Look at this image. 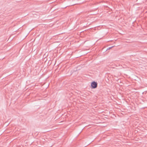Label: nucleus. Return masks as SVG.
Returning a JSON list of instances; mask_svg holds the SVG:
<instances>
[{
    "instance_id": "f257e3e1",
    "label": "nucleus",
    "mask_w": 147,
    "mask_h": 147,
    "mask_svg": "<svg viewBox=\"0 0 147 147\" xmlns=\"http://www.w3.org/2000/svg\"><path fill=\"white\" fill-rule=\"evenodd\" d=\"M97 86V83L94 81L93 82L91 83V88L94 89L96 88Z\"/></svg>"
},
{
    "instance_id": "f03ea898",
    "label": "nucleus",
    "mask_w": 147,
    "mask_h": 147,
    "mask_svg": "<svg viewBox=\"0 0 147 147\" xmlns=\"http://www.w3.org/2000/svg\"><path fill=\"white\" fill-rule=\"evenodd\" d=\"M114 47V46H112V47H109V48H108V49H111V48H112V47Z\"/></svg>"
}]
</instances>
